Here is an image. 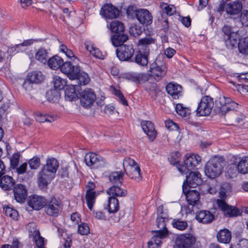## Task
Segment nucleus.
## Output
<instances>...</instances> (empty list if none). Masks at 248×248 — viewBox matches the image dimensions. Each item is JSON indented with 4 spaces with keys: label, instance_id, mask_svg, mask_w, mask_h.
Returning a JSON list of instances; mask_svg holds the SVG:
<instances>
[{
    "label": "nucleus",
    "instance_id": "nucleus-5",
    "mask_svg": "<svg viewBox=\"0 0 248 248\" xmlns=\"http://www.w3.org/2000/svg\"><path fill=\"white\" fill-rule=\"evenodd\" d=\"M222 30L225 34L224 39L227 47L232 49L236 46L240 37L238 31L229 25H224Z\"/></svg>",
    "mask_w": 248,
    "mask_h": 248
},
{
    "label": "nucleus",
    "instance_id": "nucleus-54",
    "mask_svg": "<svg viewBox=\"0 0 248 248\" xmlns=\"http://www.w3.org/2000/svg\"><path fill=\"white\" fill-rule=\"evenodd\" d=\"M205 187L208 193L214 194L217 191V182L212 180L211 182H209L208 184L205 185Z\"/></svg>",
    "mask_w": 248,
    "mask_h": 248
},
{
    "label": "nucleus",
    "instance_id": "nucleus-35",
    "mask_svg": "<svg viewBox=\"0 0 248 248\" xmlns=\"http://www.w3.org/2000/svg\"><path fill=\"white\" fill-rule=\"evenodd\" d=\"M47 62L48 66L50 68L55 70L61 68L63 61L61 57L56 55L49 59Z\"/></svg>",
    "mask_w": 248,
    "mask_h": 248
},
{
    "label": "nucleus",
    "instance_id": "nucleus-38",
    "mask_svg": "<svg viewBox=\"0 0 248 248\" xmlns=\"http://www.w3.org/2000/svg\"><path fill=\"white\" fill-rule=\"evenodd\" d=\"M124 173L122 171H117L111 172L109 176L110 182L113 184L122 185L124 181Z\"/></svg>",
    "mask_w": 248,
    "mask_h": 248
},
{
    "label": "nucleus",
    "instance_id": "nucleus-39",
    "mask_svg": "<svg viewBox=\"0 0 248 248\" xmlns=\"http://www.w3.org/2000/svg\"><path fill=\"white\" fill-rule=\"evenodd\" d=\"M74 79L77 80L78 83L80 85H86L88 84L91 80L88 74L84 71H81L80 68Z\"/></svg>",
    "mask_w": 248,
    "mask_h": 248
},
{
    "label": "nucleus",
    "instance_id": "nucleus-24",
    "mask_svg": "<svg viewBox=\"0 0 248 248\" xmlns=\"http://www.w3.org/2000/svg\"><path fill=\"white\" fill-rule=\"evenodd\" d=\"M15 200L20 203L23 202L27 196V191L25 186L21 184L16 185L14 189Z\"/></svg>",
    "mask_w": 248,
    "mask_h": 248
},
{
    "label": "nucleus",
    "instance_id": "nucleus-58",
    "mask_svg": "<svg viewBox=\"0 0 248 248\" xmlns=\"http://www.w3.org/2000/svg\"><path fill=\"white\" fill-rule=\"evenodd\" d=\"M142 32V28L136 25H132L129 28V33L134 37L140 35Z\"/></svg>",
    "mask_w": 248,
    "mask_h": 248
},
{
    "label": "nucleus",
    "instance_id": "nucleus-9",
    "mask_svg": "<svg viewBox=\"0 0 248 248\" xmlns=\"http://www.w3.org/2000/svg\"><path fill=\"white\" fill-rule=\"evenodd\" d=\"M44 207L45 211L47 215L55 217L59 216L62 209L61 202L55 197L46 202Z\"/></svg>",
    "mask_w": 248,
    "mask_h": 248
},
{
    "label": "nucleus",
    "instance_id": "nucleus-52",
    "mask_svg": "<svg viewBox=\"0 0 248 248\" xmlns=\"http://www.w3.org/2000/svg\"><path fill=\"white\" fill-rule=\"evenodd\" d=\"M3 211L6 216L9 217L14 219H16L18 217L17 211L9 206L3 207Z\"/></svg>",
    "mask_w": 248,
    "mask_h": 248
},
{
    "label": "nucleus",
    "instance_id": "nucleus-53",
    "mask_svg": "<svg viewBox=\"0 0 248 248\" xmlns=\"http://www.w3.org/2000/svg\"><path fill=\"white\" fill-rule=\"evenodd\" d=\"M175 109L177 113L182 117H186L190 113V109L181 104H177Z\"/></svg>",
    "mask_w": 248,
    "mask_h": 248
},
{
    "label": "nucleus",
    "instance_id": "nucleus-47",
    "mask_svg": "<svg viewBox=\"0 0 248 248\" xmlns=\"http://www.w3.org/2000/svg\"><path fill=\"white\" fill-rule=\"evenodd\" d=\"M237 45L238 46L240 53L244 54H248V37L239 39Z\"/></svg>",
    "mask_w": 248,
    "mask_h": 248
},
{
    "label": "nucleus",
    "instance_id": "nucleus-41",
    "mask_svg": "<svg viewBox=\"0 0 248 248\" xmlns=\"http://www.w3.org/2000/svg\"><path fill=\"white\" fill-rule=\"evenodd\" d=\"M231 186L230 184L228 183L223 184L220 187V190L219 192V199L217 200V203L218 205V201H222V202H226L227 199L226 193L231 190Z\"/></svg>",
    "mask_w": 248,
    "mask_h": 248
},
{
    "label": "nucleus",
    "instance_id": "nucleus-62",
    "mask_svg": "<svg viewBox=\"0 0 248 248\" xmlns=\"http://www.w3.org/2000/svg\"><path fill=\"white\" fill-rule=\"evenodd\" d=\"M78 232L81 235H87L90 232L88 225L85 223H82L78 225Z\"/></svg>",
    "mask_w": 248,
    "mask_h": 248
},
{
    "label": "nucleus",
    "instance_id": "nucleus-63",
    "mask_svg": "<svg viewBox=\"0 0 248 248\" xmlns=\"http://www.w3.org/2000/svg\"><path fill=\"white\" fill-rule=\"evenodd\" d=\"M165 126L168 130L171 131L177 130L179 129L177 124L170 120L165 121Z\"/></svg>",
    "mask_w": 248,
    "mask_h": 248
},
{
    "label": "nucleus",
    "instance_id": "nucleus-30",
    "mask_svg": "<svg viewBox=\"0 0 248 248\" xmlns=\"http://www.w3.org/2000/svg\"><path fill=\"white\" fill-rule=\"evenodd\" d=\"M84 159L87 165L92 166L95 165L97 166L100 161H102V158L95 153H90L85 155Z\"/></svg>",
    "mask_w": 248,
    "mask_h": 248
},
{
    "label": "nucleus",
    "instance_id": "nucleus-4",
    "mask_svg": "<svg viewBox=\"0 0 248 248\" xmlns=\"http://www.w3.org/2000/svg\"><path fill=\"white\" fill-rule=\"evenodd\" d=\"M123 166L130 178L138 182L141 180L140 167L133 159L125 158L123 161Z\"/></svg>",
    "mask_w": 248,
    "mask_h": 248
},
{
    "label": "nucleus",
    "instance_id": "nucleus-11",
    "mask_svg": "<svg viewBox=\"0 0 248 248\" xmlns=\"http://www.w3.org/2000/svg\"><path fill=\"white\" fill-rule=\"evenodd\" d=\"M217 107L219 108V112L221 115H225L230 110H235L238 104L232 100L229 97H220L217 103Z\"/></svg>",
    "mask_w": 248,
    "mask_h": 248
},
{
    "label": "nucleus",
    "instance_id": "nucleus-14",
    "mask_svg": "<svg viewBox=\"0 0 248 248\" xmlns=\"http://www.w3.org/2000/svg\"><path fill=\"white\" fill-rule=\"evenodd\" d=\"M95 99V94L91 89H85L80 95L81 104L85 108L92 106Z\"/></svg>",
    "mask_w": 248,
    "mask_h": 248
},
{
    "label": "nucleus",
    "instance_id": "nucleus-31",
    "mask_svg": "<svg viewBox=\"0 0 248 248\" xmlns=\"http://www.w3.org/2000/svg\"><path fill=\"white\" fill-rule=\"evenodd\" d=\"M168 218L163 217L162 215H159L156 218V224L159 230L155 231L158 232L159 235L168 233V230L166 228V222L168 221Z\"/></svg>",
    "mask_w": 248,
    "mask_h": 248
},
{
    "label": "nucleus",
    "instance_id": "nucleus-48",
    "mask_svg": "<svg viewBox=\"0 0 248 248\" xmlns=\"http://www.w3.org/2000/svg\"><path fill=\"white\" fill-rule=\"evenodd\" d=\"M95 192H86L85 199L87 203V206L89 209L93 210V204L95 203L96 199Z\"/></svg>",
    "mask_w": 248,
    "mask_h": 248
},
{
    "label": "nucleus",
    "instance_id": "nucleus-49",
    "mask_svg": "<svg viewBox=\"0 0 248 248\" xmlns=\"http://www.w3.org/2000/svg\"><path fill=\"white\" fill-rule=\"evenodd\" d=\"M36 120L40 123L52 122L55 120L54 118L49 115H43L41 112H38L35 117Z\"/></svg>",
    "mask_w": 248,
    "mask_h": 248
},
{
    "label": "nucleus",
    "instance_id": "nucleus-26",
    "mask_svg": "<svg viewBox=\"0 0 248 248\" xmlns=\"http://www.w3.org/2000/svg\"><path fill=\"white\" fill-rule=\"evenodd\" d=\"M214 215L210 211L206 210L201 211L196 214V218L201 223L207 224L211 223L214 219Z\"/></svg>",
    "mask_w": 248,
    "mask_h": 248
},
{
    "label": "nucleus",
    "instance_id": "nucleus-19",
    "mask_svg": "<svg viewBox=\"0 0 248 248\" xmlns=\"http://www.w3.org/2000/svg\"><path fill=\"white\" fill-rule=\"evenodd\" d=\"M218 206L225 216L228 217H237L240 215V211L237 208L229 205L226 202L219 201Z\"/></svg>",
    "mask_w": 248,
    "mask_h": 248
},
{
    "label": "nucleus",
    "instance_id": "nucleus-59",
    "mask_svg": "<svg viewBox=\"0 0 248 248\" xmlns=\"http://www.w3.org/2000/svg\"><path fill=\"white\" fill-rule=\"evenodd\" d=\"M181 155V153L178 151L172 153L170 158V162L171 164L176 165L177 167L180 164L179 161Z\"/></svg>",
    "mask_w": 248,
    "mask_h": 248
},
{
    "label": "nucleus",
    "instance_id": "nucleus-32",
    "mask_svg": "<svg viewBox=\"0 0 248 248\" xmlns=\"http://www.w3.org/2000/svg\"><path fill=\"white\" fill-rule=\"evenodd\" d=\"M128 39V36L124 32L114 34L111 38L113 45L115 46H121Z\"/></svg>",
    "mask_w": 248,
    "mask_h": 248
},
{
    "label": "nucleus",
    "instance_id": "nucleus-6",
    "mask_svg": "<svg viewBox=\"0 0 248 248\" xmlns=\"http://www.w3.org/2000/svg\"><path fill=\"white\" fill-rule=\"evenodd\" d=\"M200 156L196 154H186L184 159V164H179L178 170L182 173H186L187 171L193 169L201 161Z\"/></svg>",
    "mask_w": 248,
    "mask_h": 248
},
{
    "label": "nucleus",
    "instance_id": "nucleus-43",
    "mask_svg": "<svg viewBox=\"0 0 248 248\" xmlns=\"http://www.w3.org/2000/svg\"><path fill=\"white\" fill-rule=\"evenodd\" d=\"M237 169L242 174L248 173V156L241 158L237 166Z\"/></svg>",
    "mask_w": 248,
    "mask_h": 248
},
{
    "label": "nucleus",
    "instance_id": "nucleus-28",
    "mask_svg": "<svg viewBox=\"0 0 248 248\" xmlns=\"http://www.w3.org/2000/svg\"><path fill=\"white\" fill-rule=\"evenodd\" d=\"M166 90L173 99H176L181 95L182 87L178 84L170 82L167 85Z\"/></svg>",
    "mask_w": 248,
    "mask_h": 248
},
{
    "label": "nucleus",
    "instance_id": "nucleus-55",
    "mask_svg": "<svg viewBox=\"0 0 248 248\" xmlns=\"http://www.w3.org/2000/svg\"><path fill=\"white\" fill-rule=\"evenodd\" d=\"M240 26L248 27V10H244L240 16Z\"/></svg>",
    "mask_w": 248,
    "mask_h": 248
},
{
    "label": "nucleus",
    "instance_id": "nucleus-34",
    "mask_svg": "<svg viewBox=\"0 0 248 248\" xmlns=\"http://www.w3.org/2000/svg\"><path fill=\"white\" fill-rule=\"evenodd\" d=\"M77 85H70L68 86L65 91V98L69 101H72L76 99L78 97L77 93L76 92Z\"/></svg>",
    "mask_w": 248,
    "mask_h": 248
},
{
    "label": "nucleus",
    "instance_id": "nucleus-42",
    "mask_svg": "<svg viewBox=\"0 0 248 248\" xmlns=\"http://www.w3.org/2000/svg\"><path fill=\"white\" fill-rule=\"evenodd\" d=\"M35 58L40 62L46 64L48 58V53L46 50L43 48H40L36 51Z\"/></svg>",
    "mask_w": 248,
    "mask_h": 248
},
{
    "label": "nucleus",
    "instance_id": "nucleus-64",
    "mask_svg": "<svg viewBox=\"0 0 248 248\" xmlns=\"http://www.w3.org/2000/svg\"><path fill=\"white\" fill-rule=\"evenodd\" d=\"M28 164L26 162L22 163L19 167H17L15 169L18 175H21L25 173L26 172L27 169Z\"/></svg>",
    "mask_w": 248,
    "mask_h": 248
},
{
    "label": "nucleus",
    "instance_id": "nucleus-40",
    "mask_svg": "<svg viewBox=\"0 0 248 248\" xmlns=\"http://www.w3.org/2000/svg\"><path fill=\"white\" fill-rule=\"evenodd\" d=\"M231 186L230 184L228 183L223 184L220 187V190L219 192V199L217 200V203L218 205V201H222V202H226L227 199L226 193L231 190Z\"/></svg>",
    "mask_w": 248,
    "mask_h": 248
},
{
    "label": "nucleus",
    "instance_id": "nucleus-21",
    "mask_svg": "<svg viewBox=\"0 0 248 248\" xmlns=\"http://www.w3.org/2000/svg\"><path fill=\"white\" fill-rule=\"evenodd\" d=\"M45 203V198L35 195L30 196L28 200V205L33 209L36 210L42 209L44 206Z\"/></svg>",
    "mask_w": 248,
    "mask_h": 248
},
{
    "label": "nucleus",
    "instance_id": "nucleus-13",
    "mask_svg": "<svg viewBox=\"0 0 248 248\" xmlns=\"http://www.w3.org/2000/svg\"><path fill=\"white\" fill-rule=\"evenodd\" d=\"M116 53L117 56L121 61H128L133 56L134 49L132 44H125L117 48Z\"/></svg>",
    "mask_w": 248,
    "mask_h": 248
},
{
    "label": "nucleus",
    "instance_id": "nucleus-61",
    "mask_svg": "<svg viewBox=\"0 0 248 248\" xmlns=\"http://www.w3.org/2000/svg\"><path fill=\"white\" fill-rule=\"evenodd\" d=\"M155 233V235H154L151 239V241H152L153 243L156 244L157 246H158L159 247L160 246V244L161 243V239L165 237V236L167 234H163L162 235H159L158 232L154 231Z\"/></svg>",
    "mask_w": 248,
    "mask_h": 248
},
{
    "label": "nucleus",
    "instance_id": "nucleus-57",
    "mask_svg": "<svg viewBox=\"0 0 248 248\" xmlns=\"http://www.w3.org/2000/svg\"><path fill=\"white\" fill-rule=\"evenodd\" d=\"M20 154L18 153L14 154L10 158V166L12 169H15L18 165Z\"/></svg>",
    "mask_w": 248,
    "mask_h": 248
},
{
    "label": "nucleus",
    "instance_id": "nucleus-7",
    "mask_svg": "<svg viewBox=\"0 0 248 248\" xmlns=\"http://www.w3.org/2000/svg\"><path fill=\"white\" fill-rule=\"evenodd\" d=\"M221 170L222 165L220 161L215 157L206 163L205 173L208 177L213 179L218 176L221 174Z\"/></svg>",
    "mask_w": 248,
    "mask_h": 248
},
{
    "label": "nucleus",
    "instance_id": "nucleus-29",
    "mask_svg": "<svg viewBox=\"0 0 248 248\" xmlns=\"http://www.w3.org/2000/svg\"><path fill=\"white\" fill-rule=\"evenodd\" d=\"M217 238L219 242L228 244L232 239L231 232L228 229L221 230L217 232Z\"/></svg>",
    "mask_w": 248,
    "mask_h": 248
},
{
    "label": "nucleus",
    "instance_id": "nucleus-37",
    "mask_svg": "<svg viewBox=\"0 0 248 248\" xmlns=\"http://www.w3.org/2000/svg\"><path fill=\"white\" fill-rule=\"evenodd\" d=\"M119 208V204L118 200L115 197H109L107 204V209L109 213H115L118 211Z\"/></svg>",
    "mask_w": 248,
    "mask_h": 248
},
{
    "label": "nucleus",
    "instance_id": "nucleus-27",
    "mask_svg": "<svg viewBox=\"0 0 248 248\" xmlns=\"http://www.w3.org/2000/svg\"><path fill=\"white\" fill-rule=\"evenodd\" d=\"M242 9V4L236 1H231L226 4L225 11L228 14L234 15L238 14Z\"/></svg>",
    "mask_w": 248,
    "mask_h": 248
},
{
    "label": "nucleus",
    "instance_id": "nucleus-20",
    "mask_svg": "<svg viewBox=\"0 0 248 248\" xmlns=\"http://www.w3.org/2000/svg\"><path fill=\"white\" fill-rule=\"evenodd\" d=\"M100 14L106 18L112 19L119 16V11L111 4H106L101 8Z\"/></svg>",
    "mask_w": 248,
    "mask_h": 248
},
{
    "label": "nucleus",
    "instance_id": "nucleus-15",
    "mask_svg": "<svg viewBox=\"0 0 248 248\" xmlns=\"http://www.w3.org/2000/svg\"><path fill=\"white\" fill-rule=\"evenodd\" d=\"M123 78L138 84L144 83L149 80V76L145 73L128 72L123 74Z\"/></svg>",
    "mask_w": 248,
    "mask_h": 248
},
{
    "label": "nucleus",
    "instance_id": "nucleus-56",
    "mask_svg": "<svg viewBox=\"0 0 248 248\" xmlns=\"http://www.w3.org/2000/svg\"><path fill=\"white\" fill-rule=\"evenodd\" d=\"M28 164L31 170H37L40 165V158L34 156L29 160Z\"/></svg>",
    "mask_w": 248,
    "mask_h": 248
},
{
    "label": "nucleus",
    "instance_id": "nucleus-12",
    "mask_svg": "<svg viewBox=\"0 0 248 248\" xmlns=\"http://www.w3.org/2000/svg\"><path fill=\"white\" fill-rule=\"evenodd\" d=\"M29 231V237L32 238L37 248H45L44 238L40 236V232L33 223H29L26 226Z\"/></svg>",
    "mask_w": 248,
    "mask_h": 248
},
{
    "label": "nucleus",
    "instance_id": "nucleus-18",
    "mask_svg": "<svg viewBox=\"0 0 248 248\" xmlns=\"http://www.w3.org/2000/svg\"><path fill=\"white\" fill-rule=\"evenodd\" d=\"M136 18L139 22L147 26L152 23L153 17L150 12L145 9H139L136 13Z\"/></svg>",
    "mask_w": 248,
    "mask_h": 248
},
{
    "label": "nucleus",
    "instance_id": "nucleus-44",
    "mask_svg": "<svg viewBox=\"0 0 248 248\" xmlns=\"http://www.w3.org/2000/svg\"><path fill=\"white\" fill-rule=\"evenodd\" d=\"M85 46L86 49L94 57L101 59L102 56V53L99 50L98 48H96L94 45L88 42H86L85 43Z\"/></svg>",
    "mask_w": 248,
    "mask_h": 248
},
{
    "label": "nucleus",
    "instance_id": "nucleus-45",
    "mask_svg": "<svg viewBox=\"0 0 248 248\" xmlns=\"http://www.w3.org/2000/svg\"><path fill=\"white\" fill-rule=\"evenodd\" d=\"M110 29L115 34L124 32V25L120 21L114 20L109 24Z\"/></svg>",
    "mask_w": 248,
    "mask_h": 248
},
{
    "label": "nucleus",
    "instance_id": "nucleus-23",
    "mask_svg": "<svg viewBox=\"0 0 248 248\" xmlns=\"http://www.w3.org/2000/svg\"><path fill=\"white\" fill-rule=\"evenodd\" d=\"M141 126L151 141L155 139L156 136V132L155 129L154 124L151 121H142Z\"/></svg>",
    "mask_w": 248,
    "mask_h": 248
},
{
    "label": "nucleus",
    "instance_id": "nucleus-50",
    "mask_svg": "<svg viewBox=\"0 0 248 248\" xmlns=\"http://www.w3.org/2000/svg\"><path fill=\"white\" fill-rule=\"evenodd\" d=\"M60 96L59 92L56 89L51 90L46 93V97L50 102H55L58 100Z\"/></svg>",
    "mask_w": 248,
    "mask_h": 248
},
{
    "label": "nucleus",
    "instance_id": "nucleus-16",
    "mask_svg": "<svg viewBox=\"0 0 248 248\" xmlns=\"http://www.w3.org/2000/svg\"><path fill=\"white\" fill-rule=\"evenodd\" d=\"M183 191L186 196V199L188 204L193 207L196 206L197 208H199L201 205L200 192L196 190H190L186 192L184 186H183Z\"/></svg>",
    "mask_w": 248,
    "mask_h": 248
},
{
    "label": "nucleus",
    "instance_id": "nucleus-36",
    "mask_svg": "<svg viewBox=\"0 0 248 248\" xmlns=\"http://www.w3.org/2000/svg\"><path fill=\"white\" fill-rule=\"evenodd\" d=\"M15 183V182L13 178L8 175H5L2 177L0 181V186L4 190L11 189Z\"/></svg>",
    "mask_w": 248,
    "mask_h": 248
},
{
    "label": "nucleus",
    "instance_id": "nucleus-1",
    "mask_svg": "<svg viewBox=\"0 0 248 248\" xmlns=\"http://www.w3.org/2000/svg\"><path fill=\"white\" fill-rule=\"evenodd\" d=\"M154 43V39L150 37L139 39L137 43L139 50L136 52L134 62L142 67H146L149 62L150 48L149 46Z\"/></svg>",
    "mask_w": 248,
    "mask_h": 248
},
{
    "label": "nucleus",
    "instance_id": "nucleus-60",
    "mask_svg": "<svg viewBox=\"0 0 248 248\" xmlns=\"http://www.w3.org/2000/svg\"><path fill=\"white\" fill-rule=\"evenodd\" d=\"M230 248H248V240L242 239L238 243L232 244Z\"/></svg>",
    "mask_w": 248,
    "mask_h": 248
},
{
    "label": "nucleus",
    "instance_id": "nucleus-17",
    "mask_svg": "<svg viewBox=\"0 0 248 248\" xmlns=\"http://www.w3.org/2000/svg\"><path fill=\"white\" fill-rule=\"evenodd\" d=\"M79 66H75L70 62H66L64 63L63 62L60 70L67 75L70 79L74 80L79 71Z\"/></svg>",
    "mask_w": 248,
    "mask_h": 248
},
{
    "label": "nucleus",
    "instance_id": "nucleus-46",
    "mask_svg": "<svg viewBox=\"0 0 248 248\" xmlns=\"http://www.w3.org/2000/svg\"><path fill=\"white\" fill-rule=\"evenodd\" d=\"M171 224L173 228L180 231H184L188 227L187 222L180 218L173 219Z\"/></svg>",
    "mask_w": 248,
    "mask_h": 248
},
{
    "label": "nucleus",
    "instance_id": "nucleus-25",
    "mask_svg": "<svg viewBox=\"0 0 248 248\" xmlns=\"http://www.w3.org/2000/svg\"><path fill=\"white\" fill-rule=\"evenodd\" d=\"M201 174L198 171H191L186 176V182L189 187H195L202 183Z\"/></svg>",
    "mask_w": 248,
    "mask_h": 248
},
{
    "label": "nucleus",
    "instance_id": "nucleus-10",
    "mask_svg": "<svg viewBox=\"0 0 248 248\" xmlns=\"http://www.w3.org/2000/svg\"><path fill=\"white\" fill-rule=\"evenodd\" d=\"M214 106L213 99L209 96L202 97L199 103L197 113L200 116H206L210 114Z\"/></svg>",
    "mask_w": 248,
    "mask_h": 248
},
{
    "label": "nucleus",
    "instance_id": "nucleus-3",
    "mask_svg": "<svg viewBox=\"0 0 248 248\" xmlns=\"http://www.w3.org/2000/svg\"><path fill=\"white\" fill-rule=\"evenodd\" d=\"M149 69L146 73L150 78H153L156 81H160L166 75L167 68L162 56H158L155 60L150 63Z\"/></svg>",
    "mask_w": 248,
    "mask_h": 248
},
{
    "label": "nucleus",
    "instance_id": "nucleus-51",
    "mask_svg": "<svg viewBox=\"0 0 248 248\" xmlns=\"http://www.w3.org/2000/svg\"><path fill=\"white\" fill-rule=\"evenodd\" d=\"M53 82L56 90L57 89L59 90L62 89L66 84L65 81L58 76L54 77Z\"/></svg>",
    "mask_w": 248,
    "mask_h": 248
},
{
    "label": "nucleus",
    "instance_id": "nucleus-8",
    "mask_svg": "<svg viewBox=\"0 0 248 248\" xmlns=\"http://www.w3.org/2000/svg\"><path fill=\"white\" fill-rule=\"evenodd\" d=\"M196 240L194 235L191 233H184L176 237L175 244L179 248H193Z\"/></svg>",
    "mask_w": 248,
    "mask_h": 248
},
{
    "label": "nucleus",
    "instance_id": "nucleus-33",
    "mask_svg": "<svg viewBox=\"0 0 248 248\" xmlns=\"http://www.w3.org/2000/svg\"><path fill=\"white\" fill-rule=\"evenodd\" d=\"M107 193L110 197L116 198L117 197H124L127 194V191L118 186H113L107 190Z\"/></svg>",
    "mask_w": 248,
    "mask_h": 248
},
{
    "label": "nucleus",
    "instance_id": "nucleus-2",
    "mask_svg": "<svg viewBox=\"0 0 248 248\" xmlns=\"http://www.w3.org/2000/svg\"><path fill=\"white\" fill-rule=\"evenodd\" d=\"M59 167L58 161L54 158L48 159L46 164L39 172L38 178L39 186L44 188L46 186L54 177Z\"/></svg>",
    "mask_w": 248,
    "mask_h": 248
},
{
    "label": "nucleus",
    "instance_id": "nucleus-22",
    "mask_svg": "<svg viewBox=\"0 0 248 248\" xmlns=\"http://www.w3.org/2000/svg\"><path fill=\"white\" fill-rule=\"evenodd\" d=\"M44 77L40 71H35L28 74L27 80L24 82L23 86L26 88L27 85L30 83H39L44 80Z\"/></svg>",
    "mask_w": 248,
    "mask_h": 248
}]
</instances>
